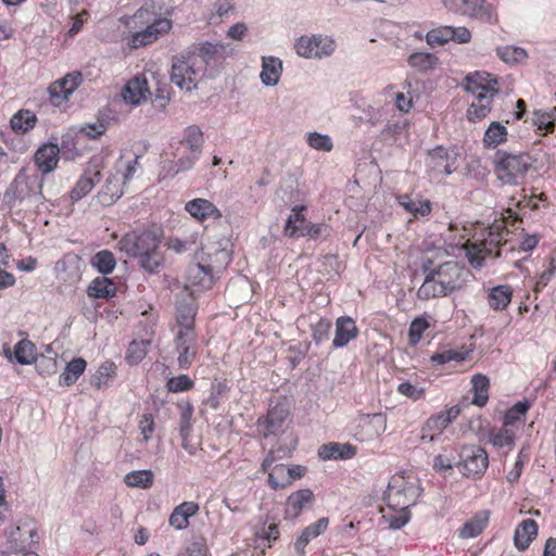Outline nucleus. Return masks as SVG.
Masks as SVG:
<instances>
[{"mask_svg":"<svg viewBox=\"0 0 556 556\" xmlns=\"http://www.w3.org/2000/svg\"><path fill=\"white\" fill-rule=\"evenodd\" d=\"M421 270L425 280L417 291V298L422 301L446 296L462 289L469 275L457 262H445L434 268L430 258L422 261Z\"/></svg>","mask_w":556,"mask_h":556,"instance_id":"nucleus-1","label":"nucleus"},{"mask_svg":"<svg viewBox=\"0 0 556 556\" xmlns=\"http://www.w3.org/2000/svg\"><path fill=\"white\" fill-rule=\"evenodd\" d=\"M42 187L43 178L39 174H27L26 169L22 168L5 190L4 203L10 208L24 202L41 204L46 200Z\"/></svg>","mask_w":556,"mask_h":556,"instance_id":"nucleus-2","label":"nucleus"},{"mask_svg":"<svg viewBox=\"0 0 556 556\" xmlns=\"http://www.w3.org/2000/svg\"><path fill=\"white\" fill-rule=\"evenodd\" d=\"M508 235V230L501 225L493 226L490 228L488 236L479 243L467 244L466 256L469 264L475 268H481L486 257H501L509 244Z\"/></svg>","mask_w":556,"mask_h":556,"instance_id":"nucleus-3","label":"nucleus"},{"mask_svg":"<svg viewBox=\"0 0 556 556\" xmlns=\"http://www.w3.org/2000/svg\"><path fill=\"white\" fill-rule=\"evenodd\" d=\"M533 159L528 153H509L497 150L494 159V172L506 185H519L532 167Z\"/></svg>","mask_w":556,"mask_h":556,"instance_id":"nucleus-4","label":"nucleus"},{"mask_svg":"<svg viewBox=\"0 0 556 556\" xmlns=\"http://www.w3.org/2000/svg\"><path fill=\"white\" fill-rule=\"evenodd\" d=\"M421 488L416 478L394 475L383 494L389 509L409 510L416 504Z\"/></svg>","mask_w":556,"mask_h":556,"instance_id":"nucleus-5","label":"nucleus"},{"mask_svg":"<svg viewBox=\"0 0 556 556\" xmlns=\"http://www.w3.org/2000/svg\"><path fill=\"white\" fill-rule=\"evenodd\" d=\"M161 237L162 230L160 228H149L140 232L131 231L118 241V248L127 256L138 257L159 249Z\"/></svg>","mask_w":556,"mask_h":556,"instance_id":"nucleus-6","label":"nucleus"},{"mask_svg":"<svg viewBox=\"0 0 556 556\" xmlns=\"http://www.w3.org/2000/svg\"><path fill=\"white\" fill-rule=\"evenodd\" d=\"M443 7L459 16L478 20L483 23L494 24L496 14L486 0H441Z\"/></svg>","mask_w":556,"mask_h":556,"instance_id":"nucleus-7","label":"nucleus"},{"mask_svg":"<svg viewBox=\"0 0 556 556\" xmlns=\"http://www.w3.org/2000/svg\"><path fill=\"white\" fill-rule=\"evenodd\" d=\"M458 455L459 460L456 463V467L466 477H481L489 466L488 453L481 446L464 445Z\"/></svg>","mask_w":556,"mask_h":556,"instance_id":"nucleus-8","label":"nucleus"},{"mask_svg":"<svg viewBox=\"0 0 556 556\" xmlns=\"http://www.w3.org/2000/svg\"><path fill=\"white\" fill-rule=\"evenodd\" d=\"M296 53L306 59H321L334 52L336 42L328 36H301L294 45Z\"/></svg>","mask_w":556,"mask_h":556,"instance_id":"nucleus-9","label":"nucleus"},{"mask_svg":"<svg viewBox=\"0 0 556 556\" xmlns=\"http://www.w3.org/2000/svg\"><path fill=\"white\" fill-rule=\"evenodd\" d=\"M169 78L179 89H186L189 92L197 89V70L191 58L174 56Z\"/></svg>","mask_w":556,"mask_h":556,"instance_id":"nucleus-10","label":"nucleus"},{"mask_svg":"<svg viewBox=\"0 0 556 556\" xmlns=\"http://www.w3.org/2000/svg\"><path fill=\"white\" fill-rule=\"evenodd\" d=\"M197 336L194 329H179L176 339V351L178 352V366L180 369H188L197 355Z\"/></svg>","mask_w":556,"mask_h":556,"instance_id":"nucleus-11","label":"nucleus"},{"mask_svg":"<svg viewBox=\"0 0 556 556\" xmlns=\"http://www.w3.org/2000/svg\"><path fill=\"white\" fill-rule=\"evenodd\" d=\"M497 79L486 72H475L468 74L463 81L464 89L471 94H483L486 92L493 96H497Z\"/></svg>","mask_w":556,"mask_h":556,"instance_id":"nucleus-12","label":"nucleus"},{"mask_svg":"<svg viewBox=\"0 0 556 556\" xmlns=\"http://www.w3.org/2000/svg\"><path fill=\"white\" fill-rule=\"evenodd\" d=\"M172 28V22L164 17L154 18L146 29L135 33L131 36V47L138 49L154 42L160 35Z\"/></svg>","mask_w":556,"mask_h":556,"instance_id":"nucleus-13","label":"nucleus"},{"mask_svg":"<svg viewBox=\"0 0 556 556\" xmlns=\"http://www.w3.org/2000/svg\"><path fill=\"white\" fill-rule=\"evenodd\" d=\"M428 167L434 174L451 175L457 169L456 154H450L443 147H437L428 155Z\"/></svg>","mask_w":556,"mask_h":556,"instance_id":"nucleus-14","label":"nucleus"},{"mask_svg":"<svg viewBox=\"0 0 556 556\" xmlns=\"http://www.w3.org/2000/svg\"><path fill=\"white\" fill-rule=\"evenodd\" d=\"M176 309L179 329H193L198 306L192 294L189 292L178 294Z\"/></svg>","mask_w":556,"mask_h":556,"instance_id":"nucleus-15","label":"nucleus"},{"mask_svg":"<svg viewBox=\"0 0 556 556\" xmlns=\"http://www.w3.org/2000/svg\"><path fill=\"white\" fill-rule=\"evenodd\" d=\"M286 236L290 238L309 237L314 240L327 237L329 235V227L326 224H313L306 222L303 226H293L292 216H289L285 227Z\"/></svg>","mask_w":556,"mask_h":556,"instance_id":"nucleus-16","label":"nucleus"},{"mask_svg":"<svg viewBox=\"0 0 556 556\" xmlns=\"http://www.w3.org/2000/svg\"><path fill=\"white\" fill-rule=\"evenodd\" d=\"M314 500V493L309 489H301L291 493L286 502L285 518L290 520L298 518L305 507L313 505Z\"/></svg>","mask_w":556,"mask_h":556,"instance_id":"nucleus-17","label":"nucleus"},{"mask_svg":"<svg viewBox=\"0 0 556 556\" xmlns=\"http://www.w3.org/2000/svg\"><path fill=\"white\" fill-rule=\"evenodd\" d=\"M101 180V172L97 166L88 167L84 175L77 180L71 191V199L74 202L81 200L86 197Z\"/></svg>","mask_w":556,"mask_h":556,"instance_id":"nucleus-18","label":"nucleus"},{"mask_svg":"<svg viewBox=\"0 0 556 556\" xmlns=\"http://www.w3.org/2000/svg\"><path fill=\"white\" fill-rule=\"evenodd\" d=\"M59 152V147L53 143H46L36 151L34 161L42 174H49L58 166Z\"/></svg>","mask_w":556,"mask_h":556,"instance_id":"nucleus-19","label":"nucleus"},{"mask_svg":"<svg viewBox=\"0 0 556 556\" xmlns=\"http://www.w3.org/2000/svg\"><path fill=\"white\" fill-rule=\"evenodd\" d=\"M186 211L198 220L207 218L219 219L222 212L208 200L197 198L188 201L185 205Z\"/></svg>","mask_w":556,"mask_h":556,"instance_id":"nucleus-20","label":"nucleus"},{"mask_svg":"<svg viewBox=\"0 0 556 556\" xmlns=\"http://www.w3.org/2000/svg\"><path fill=\"white\" fill-rule=\"evenodd\" d=\"M357 334L358 329L351 317H339L336 321V333L332 345L334 349L343 348L351 340L355 339Z\"/></svg>","mask_w":556,"mask_h":556,"instance_id":"nucleus-21","label":"nucleus"},{"mask_svg":"<svg viewBox=\"0 0 556 556\" xmlns=\"http://www.w3.org/2000/svg\"><path fill=\"white\" fill-rule=\"evenodd\" d=\"M329 526V518H319L316 522L307 526L294 542V549L299 556L305 555L306 545L315 538L326 531Z\"/></svg>","mask_w":556,"mask_h":556,"instance_id":"nucleus-22","label":"nucleus"},{"mask_svg":"<svg viewBox=\"0 0 556 556\" xmlns=\"http://www.w3.org/2000/svg\"><path fill=\"white\" fill-rule=\"evenodd\" d=\"M473 101L470 103L467 110V118L471 123H477L485 118L491 110L492 102L495 96L484 92L479 94H472Z\"/></svg>","mask_w":556,"mask_h":556,"instance_id":"nucleus-23","label":"nucleus"},{"mask_svg":"<svg viewBox=\"0 0 556 556\" xmlns=\"http://www.w3.org/2000/svg\"><path fill=\"white\" fill-rule=\"evenodd\" d=\"M282 74V61L276 56H262L261 81L266 87L276 86Z\"/></svg>","mask_w":556,"mask_h":556,"instance_id":"nucleus-24","label":"nucleus"},{"mask_svg":"<svg viewBox=\"0 0 556 556\" xmlns=\"http://www.w3.org/2000/svg\"><path fill=\"white\" fill-rule=\"evenodd\" d=\"M356 454V447L350 443L331 442L318 448V456L324 460L350 459Z\"/></svg>","mask_w":556,"mask_h":556,"instance_id":"nucleus-25","label":"nucleus"},{"mask_svg":"<svg viewBox=\"0 0 556 556\" xmlns=\"http://www.w3.org/2000/svg\"><path fill=\"white\" fill-rule=\"evenodd\" d=\"M149 93L148 81L146 78L135 77L130 79L123 91L125 102L138 105L147 99Z\"/></svg>","mask_w":556,"mask_h":556,"instance_id":"nucleus-26","label":"nucleus"},{"mask_svg":"<svg viewBox=\"0 0 556 556\" xmlns=\"http://www.w3.org/2000/svg\"><path fill=\"white\" fill-rule=\"evenodd\" d=\"M538 535V525L532 519H525L515 530L514 543L519 551H526Z\"/></svg>","mask_w":556,"mask_h":556,"instance_id":"nucleus-27","label":"nucleus"},{"mask_svg":"<svg viewBox=\"0 0 556 556\" xmlns=\"http://www.w3.org/2000/svg\"><path fill=\"white\" fill-rule=\"evenodd\" d=\"M288 416V410L282 405H275L267 415L258 419V426L264 427L265 435L278 431Z\"/></svg>","mask_w":556,"mask_h":556,"instance_id":"nucleus-28","label":"nucleus"},{"mask_svg":"<svg viewBox=\"0 0 556 556\" xmlns=\"http://www.w3.org/2000/svg\"><path fill=\"white\" fill-rule=\"evenodd\" d=\"M447 426L448 418L443 417L441 413L430 416L421 428L420 441L433 442Z\"/></svg>","mask_w":556,"mask_h":556,"instance_id":"nucleus-29","label":"nucleus"},{"mask_svg":"<svg viewBox=\"0 0 556 556\" xmlns=\"http://www.w3.org/2000/svg\"><path fill=\"white\" fill-rule=\"evenodd\" d=\"M513 288L508 285L493 287L488 294V303L495 311L505 309L511 302Z\"/></svg>","mask_w":556,"mask_h":556,"instance_id":"nucleus-30","label":"nucleus"},{"mask_svg":"<svg viewBox=\"0 0 556 556\" xmlns=\"http://www.w3.org/2000/svg\"><path fill=\"white\" fill-rule=\"evenodd\" d=\"M88 295L97 299H110L116 294L115 282L105 275L94 278L88 287Z\"/></svg>","mask_w":556,"mask_h":556,"instance_id":"nucleus-31","label":"nucleus"},{"mask_svg":"<svg viewBox=\"0 0 556 556\" xmlns=\"http://www.w3.org/2000/svg\"><path fill=\"white\" fill-rule=\"evenodd\" d=\"M197 54L205 64H210L217 59H223L227 54V47L224 43H213L210 41L200 42L195 48Z\"/></svg>","mask_w":556,"mask_h":556,"instance_id":"nucleus-32","label":"nucleus"},{"mask_svg":"<svg viewBox=\"0 0 556 556\" xmlns=\"http://www.w3.org/2000/svg\"><path fill=\"white\" fill-rule=\"evenodd\" d=\"M87 366V362L77 357L66 364L64 371L60 376V386L70 387L74 384L78 378L84 374Z\"/></svg>","mask_w":556,"mask_h":556,"instance_id":"nucleus-33","label":"nucleus"},{"mask_svg":"<svg viewBox=\"0 0 556 556\" xmlns=\"http://www.w3.org/2000/svg\"><path fill=\"white\" fill-rule=\"evenodd\" d=\"M187 278L191 285L208 289L213 283L212 268L201 264H193L188 268Z\"/></svg>","mask_w":556,"mask_h":556,"instance_id":"nucleus-34","label":"nucleus"},{"mask_svg":"<svg viewBox=\"0 0 556 556\" xmlns=\"http://www.w3.org/2000/svg\"><path fill=\"white\" fill-rule=\"evenodd\" d=\"M473 399L472 403L477 406H484L489 400L490 380L482 374H476L471 378Z\"/></svg>","mask_w":556,"mask_h":556,"instance_id":"nucleus-35","label":"nucleus"},{"mask_svg":"<svg viewBox=\"0 0 556 556\" xmlns=\"http://www.w3.org/2000/svg\"><path fill=\"white\" fill-rule=\"evenodd\" d=\"M400 204L415 216H427L430 214L432 207L429 200H417L408 194L401 195L399 198Z\"/></svg>","mask_w":556,"mask_h":556,"instance_id":"nucleus-36","label":"nucleus"},{"mask_svg":"<svg viewBox=\"0 0 556 556\" xmlns=\"http://www.w3.org/2000/svg\"><path fill=\"white\" fill-rule=\"evenodd\" d=\"M90 264L104 276L111 274L115 269L116 260L111 251L101 250L91 257Z\"/></svg>","mask_w":556,"mask_h":556,"instance_id":"nucleus-37","label":"nucleus"},{"mask_svg":"<svg viewBox=\"0 0 556 556\" xmlns=\"http://www.w3.org/2000/svg\"><path fill=\"white\" fill-rule=\"evenodd\" d=\"M123 195V189L119 186L118 179L109 177L104 187L99 192L98 197L103 205H112Z\"/></svg>","mask_w":556,"mask_h":556,"instance_id":"nucleus-38","label":"nucleus"},{"mask_svg":"<svg viewBox=\"0 0 556 556\" xmlns=\"http://www.w3.org/2000/svg\"><path fill=\"white\" fill-rule=\"evenodd\" d=\"M14 359L21 365H29L36 362L35 344L27 339L18 341L14 346Z\"/></svg>","mask_w":556,"mask_h":556,"instance_id":"nucleus-39","label":"nucleus"},{"mask_svg":"<svg viewBox=\"0 0 556 556\" xmlns=\"http://www.w3.org/2000/svg\"><path fill=\"white\" fill-rule=\"evenodd\" d=\"M507 129L500 122H492L483 136V144L485 148H496L506 141Z\"/></svg>","mask_w":556,"mask_h":556,"instance_id":"nucleus-40","label":"nucleus"},{"mask_svg":"<svg viewBox=\"0 0 556 556\" xmlns=\"http://www.w3.org/2000/svg\"><path fill=\"white\" fill-rule=\"evenodd\" d=\"M36 122V115L33 112L28 110H21L12 116L10 124L15 132L23 134L34 128Z\"/></svg>","mask_w":556,"mask_h":556,"instance_id":"nucleus-41","label":"nucleus"},{"mask_svg":"<svg viewBox=\"0 0 556 556\" xmlns=\"http://www.w3.org/2000/svg\"><path fill=\"white\" fill-rule=\"evenodd\" d=\"M489 517L485 513L477 515L475 518L467 521L459 530L462 539H470L478 536L488 523Z\"/></svg>","mask_w":556,"mask_h":556,"instance_id":"nucleus-42","label":"nucleus"},{"mask_svg":"<svg viewBox=\"0 0 556 556\" xmlns=\"http://www.w3.org/2000/svg\"><path fill=\"white\" fill-rule=\"evenodd\" d=\"M153 478L151 470H134L125 476L124 481L130 488L149 489L153 484Z\"/></svg>","mask_w":556,"mask_h":556,"instance_id":"nucleus-43","label":"nucleus"},{"mask_svg":"<svg viewBox=\"0 0 556 556\" xmlns=\"http://www.w3.org/2000/svg\"><path fill=\"white\" fill-rule=\"evenodd\" d=\"M116 366L112 362H104L101 364L96 371V374L91 377L90 383L98 389L105 387L109 384V381L115 377Z\"/></svg>","mask_w":556,"mask_h":556,"instance_id":"nucleus-44","label":"nucleus"},{"mask_svg":"<svg viewBox=\"0 0 556 556\" xmlns=\"http://www.w3.org/2000/svg\"><path fill=\"white\" fill-rule=\"evenodd\" d=\"M530 406L531 403L528 400L516 403L505 413L503 426L509 428L513 427L516 422L523 421V418L526 417Z\"/></svg>","mask_w":556,"mask_h":556,"instance_id":"nucleus-45","label":"nucleus"},{"mask_svg":"<svg viewBox=\"0 0 556 556\" xmlns=\"http://www.w3.org/2000/svg\"><path fill=\"white\" fill-rule=\"evenodd\" d=\"M268 484L273 490L286 489L290 486V479L285 465H275L268 473Z\"/></svg>","mask_w":556,"mask_h":556,"instance_id":"nucleus-46","label":"nucleus"},{"mask_svg":"<svg viewBox=\"0 0 556 556\" xmlns=\"http://www.w3.org/2000/svg\"><path fill=\"white\" fill-rule=\"evenodd\" d=\"M437 56L431 53L415 52L409 55L408 64L420 72L432 70L437 64Z\"/></svg>","mask_w":556,"mask_h":556,"instance_id":"nucleus-47","label":"nucleus"},{"mask_svg":"<svg viewBox=\"0 0 556 556\" xmlns=\"http://www.w3.org/2000/svg\"><path fill=\"white\" fill-rule=\"evenodd\" d=\"M496 55L505 63H520L527 59L528 54L520 47L505 46L496 49Z\"/></svg>","mask_w":556,"mask_h":556,"instance_id":"nucleus-48","label":"nucleus"},{"mask_svg":"<svg viewBox=\"0 0 556 556\" xmlns=\"http://www.w3.org/2000/svg\"><path fill=\"white\" fill-rule=\"evenodd\" d=\"M184 143L191 152L201 153L203 144L202 130L195 125L187 127L185 130Z\"/></svg>","mask_w":556,"mask_h":556,"instance_id":"nucleus-49","label":"nucleus"},{"mask_svg":"<svg viewBox=\"0 0 556 556\" xmlns=\"http://www.w3.org/2000/svg\"><path fill=\"white\" fill-rule=\"evenodd\" d=\"M391 513L382 514V520L390 529L397 530L403 528L410 519L409 510L390 509Z\"/></svg>","mask_w":556,"mask_h":556,"instance_id":"nucleus-50","label":"nucleus"},{"mask_svg":"<svg viewBox=\"0 0 556 556\" xmlns=\"http://www.w3.org/2000/svg\"><path fill=\"white\" fill-rule=\"evenodd\" d=\"M138 258L140 266L150 274L157 273L159 268L163 266L164 262L159 249L154 250L153 252L144 253L138 256Z\"/></svg>","mask_w":556,"mask_h":556,"instance_id":"nucleus-51","label":"nucleus"},{"mask_svg":"<svg viewBox=\"0 0 556 556\" xmlns=\"http://www.w3.org/2000/svg\"><path fill=\"white\" fill-rule=\"evenodd\" d=\"M149 345V340L132 341L127 350V362L131 365L140 363L147 355Z\"/></svg>","mask_w":556,"mask_h":556,"instance_id":"nucleus-52","label":"nucleus"},{"mask_svg":"<svg viewBox=\"0 0 556 556\" xmlns=\"http://www.w3.org/2000/svg\"><path fill=\"white\" fill-rule=\"evenodd\" d=\"M311 328L314 343L320 345L329 339L331 321L327 318H319L315 324L311 325Z\"/></svg>","mask_w":556,"mask_h":556,"instance_id":"nucleus-53","label":"nucleus"},{"mask_svg":"<svg viewBox=\"0 0 556 556\" xmlns=\"http://www.w3.org/2000/svg\"><path fill=\"white\" fill-rule=\"evenodd\" d=\"M451 26H440L429 30L426 35V40L429 46H443L451 41Z\"/></svg>","mask_w":556,"mask_h":556,"instance_id":"nucleus-54","label":"nucleus"},{"mask_svg":"<svg viewBox=\"0 0 556 556\" xmlns=\"http://www.w3.org/2000/svg\"><path fill=\"white\" fill-rule=\"evenodd\" d=\"M307 144L318 151L329 152L333 148L331 138L317 131L307 134Z\"/></svg>","mask_w":556,"mask_h":556,"instance_id":"nucleus-55","label":"nucleus"},{"mask_svg":"<svg viewBox=\"0 0 556 556\" xmlns=\"http://www.w3.org/2000/svg\"><path fill=\"white\" fill-rule=\"evenodd\" d=\"M428 328H429V323L426 318H424V317L415 318L410 323L409 329H408V337H409L410 344H413V345L417 344L421 340L422 333Z\"/></svg>","mask_w":556,"mask_h":556,"instance_id":"nucleus-56","label":"nucleus"},{"mask_svg":"<svg viewBox=\"0 0 556 556\" xmlns=\"http://www.w3.org/2000/svg\"><path fill=\"white\" fill-rule=\"evenodd\" d=\"M515 434L510 428L504 427V429L500 430L496 433H492L490 437V442L497 448L502 447H511L514 444Z\"/></svg>","mask_w":556,"mask_h":556,"instance_id":"nucleus-57","label":"nucleus"},{"mask_svg":"<svg viewBox=\"0 0 556 556\" xmlns=\"http://www.w3.org/2000/svg\"><path fill=\"white\" fill-rule=\"evenodd\" d=\"M194 382L187 375H179L168 379L166 387L169 392L178 393L192 389Z\"/></svg>","mask_w":556,"mask_h":556,"instance_id":"nucleus-58","label":"nucleus"},{"mask_svg":"<svg viewBox=\"0 0 556 556\" xmlns=\"http://www.w3.org/2000/svg\"><path fill=\"white\" fill-rule=\"evenodd\" d=\"M454 464L456 465L453 455L439 454L433 459V468L444 477L451 476Z\"/></svg>","mask_w":556,"mask_h":556,"instance_id":"nucleus-59","label":"nucleus"},{"mask_svg":"<svg viewBox=\"0 0 556 556\" xmlns=\"http://www.w3.org/2000/svg\"><path fill=\"white\" fill-rule=\"evenodd\" d=\"M466 358L465 354L456 350H445L443 352L434 353L431 356V362L437 365H444L452 361L460 362Z\"/></svg>","mask_w":556,"mask_h":556,"instance_id":"nucleus-60","label":"nucleus"},{"mask_svg":"<svg viewBox=\"0 0 556 556\" xmlns=\"http://www.w3.org/2000/svg\"><path fill=\"white\" fill-rule=\"evenodd\" d=\"M532 122L538 127V129L544 130V134L555 131V124L552 121L551 115L546 112L535 111L533 113Z\"/></svg>","mask_w":556,"mask_h":556,"instance_id":"nucleus-61","label":"nucleus"},{"mask_svg":"<svg viewBox=\"0 0 556 556\" xmlns=\"http://www.w3.org/2000/svg\"><path fill=\"white\" fill-rule=\"evenodd\" d=\"M397 392L413 401L421 399L425 394V389L408 381L401 382L397 386Z\"/></svg>","mask_w":556,"mask_h":556,"instance_id":"nucleus-62","label":"nucleus"},{"mask_svg":"<svg viewBox=\"0 0 556 556\" xmlns=\"http://www.w3.org/2000/svg\"><path fill=\"white\" fill-rule=\"evenodd\" d=\"M49 93L54 105H60L64 100L71 96V89H67L61 81H54L49 87Z\"/></svg>","mask_w":556,"mask_h":556,"instance_id":"nucleus-63","label":"nucleus"},{"mask_svg":"<svg viewBox=\"0 0 556 556\" xmlns=\"http://www.w3.org/2000/svg\"><path fill=\"white\" fill-rule=\"evenodd\" d=\"M179 556H207V547L203 539H197L190 542L186 553Z\"/></svg>","mask_w":556,"mask_h":556,"instance_id":"nucleus-64","label":"nucleus"}]
</instances>
